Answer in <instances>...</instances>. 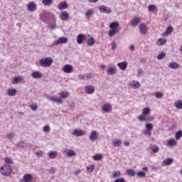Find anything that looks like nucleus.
I'll list each match as a JSON object with an SVG mask.
<instances>
[{"label":"nucleus","instance_id":"nucleus-44","mask_svg":"<svg viewBox=\"0 0 182 182\" xmlns=\"http://www.w3.org/2000/svg\"><path fill=\"white\" fill-rule=\"evenodd\" d=\"M146 130L152 131L153 130V124L149 123L145 125Z\"/></svg>","mask_w":182,"mask_h":182},{"label":"nucleus","instance_id":"nucleus-38","mask_svg":"<svg viewBox=\"0 0 182 182\" xmlns=\"http://www.w3.org/2000/svg\"><path fill=\"white\" fill-rule=\"evenodd\" d=\"M122 176V173H120V171H114L113 173V178H119Z\"/></svg>","mask_w":182,"mask_h":182},{"label":"nucleus","instance_id":"nucleus-42","mask_svg":"<svg viewBox=\"0 0 182 182\" xmlns=\"http://www.w3.org/2000/svg\"><path fill=\"white\" fill-rule=\"evenodd\" d=\"M136 176H138L139 178H144L146 177V173L144 171H139L136 173Z\"/></svg>","mask_w":182,"mask_h":182},{"label":"nucleus","instance_id":"nucleus-58","mask_svg":"<svg viewBox=\"0 0 182 182\" xmlns=\"http://www.w3.org/2000/svg\"><path fill=\"white\" fill-rule=\"evenodd\" d=\"M144 134H146L147 136H151V131L146 129V131L144 132Z\"/></svg>","mask_w":182,"mask_h":182},{"label":"nucleus","instance_id":"nucleus-14","mask_svg":"<svg viewBox=\"0 0 182 182\" xmlns=\"http://www.w3.org/2000/svg\"><path fill=\"white\" fill-rule=\"evenodd\" d=\"M27 9L30 12H35L36 11V4L34 2H30L27 6Z\"/></svg>","mask_w":182,"mask_h":182},{"label":"nucleus","instance_id":"nucleus-26","mask_svg":"<svg viewBox=\"0 0 182 182\" xmlns=\"http://www.w3.org/2000/svg\"><path fill=\"white\" fill-rule=\"evenodd\" d=\"M173 32V26H169L166 31L163 33V36H167V35H170V33H172Z\"/></svg>","mask_w":182,"mask_h":182},{"label":"nucleus","instance_id":"nucleus-37","mask_svg":"<svg viewBox=\"0 0 182 182\" xmlns=\"http://www.w3.org/2000/svg\"><path fill=\"white\" fill-rule=\"evenodd\" d=\"M151 149L153 153H158L159 150H160V148H159V146L157 145H151Z\"/></svg>","mask_w":182,"mask_h":182},{"label":"nucleus","instance_id":"nucleus-16","mask_svg":"<svg viewBox=\"0 0 182 182\" xmlns=\"http://www.w3.org/2000/svg\"><path fill=\"white\" fill-rule=\"evenodd\" d=\"M60 18L61 21H68L69 19V13L67 11H62L60 14Z\"/></svg>","mask_w":182,"mask_h":182},{"label":"nucleus","instance_id":"nucleus-55","mask_svg":"<svg viewBox=\"0 0 182 182\" xmlns=\"http://www.w3.org/2000/svg\"><path fill=\"white\" fill-rule=\"evenodd\" d=\"M35 154L37 156V157H42L43 156V151H40L38 152H35Z\"/></svg>","mask_w":182,"mask_h":182},{"label":"nucleus","instance_id":"nucleus-39","mask_svg":"<svg viewBox=\"0 0 182 182\" xmlns=\"http://www.w3.org/2000/svg\"><path fill=\"white\" fill-rule=\"evenodd\" d=\"M67 154L68 156V157H73V156H76V153H75V151L72 149H68L67 151Z\"/></svg>","mask_w":182,"mask_h":182},{"label":"nucleus","instance_id":"nucleus-35","mask_svg":"<svg viewBox=\"0 0 182 182\" xmlns=\"http://www.w3.org/2000/svg\"><path fill=\"white\" fill-rule=\"evenodd\" d=\"M181 136H182V131L181 130L176 132V134H175L176 140H180V139H181Z\"/></svg>","mask_w":182,"mask_h":182},{"label":"nucleus","instance_id":"nucleus-40","mask_svg":"<svg viewBox=\"0 0 182 182\" xmlns=\"http://www.w3.org/2000/svg\"><path fill=\"white\" fill-rule=\"evenodd\" d=\"M142 113L144 116H147V114H150V108L146 107L142 109Z\"/></svg>","mask_w":182,"mask_h":182},{"label":"nucleus","instance_id":"nucleus-28","mask_svg":"<svg viewBox=\"0 0 182 182\" xmlns=\"http://www.w3.org/2000/svg\"><path fill=\"white\" fill-rule=\"evenodd\" d=\"M59 96H60V99H66L68 96H69V92H60L58 93Z\"/></svg>","mask_w":182,"mask_h":182},{"label":"nucleus","instance_id":"nucleus-13","mask_svg":"<svg viewBox=\"0 0 182 182\" xmlns=\"http://www.w3.org/2000/svg\"><path fill=\"white\" fill-rule=\"evenodd\" d=\"M141 22V18L139 17H135L134 19L131 21V25L133 26V28H136L139 23Z\"/></svg>","mask_w":182,"mask_h":182},{"label":"nucleus","instance_id":"nucleus-64","mask_svg":"<svg viewBox=\"0 0 182 182\" xmlns=\"http://www.w3.org/2000/svg\"><path fill=\"white\" fill-rule=\"evenodd\" d=\"M129 50H132V52H133V51L134 50V46L131 45V46H129Z\"/></svg>","mask_w":182,"mask_h":182},{"label":"nucleus","instance_id":"nucleus-48","mask_svg":"<svg viewBox=\"0 0 182 182\" xmlns=\"http://www.w3.org/2000/svg\"><path fill=\"white\" fill-rule=\"evenodd\" d=\"M6 137H7V139H9V140H12V139H14V137H15V134L11 132V133L7 134Z\"/></svg>","mask_w":182,"mask_h":182},{"label":"nucleus","instance_id":"nucleus-31","mask_svg":"<svg viewBox=\"0 0 182 182\" xmlns=\"http://www.w3.org/2000/svg\"><path fill=\"white\" fill-rule=\"evenodd\" d=\"M116 73V69L113 67H110L107 70V75H114Z\"/></svg>","mask_w":182,"mask_h":182},{"label":"nucleus","instance_id":"nucleus-7","mask_svg":"<svg viewBox=\"0 0 182 182\" xmlns=\"http://www.w3.org/2000/svg\"><path fill=\"white\" fill-rule=\"evenodd\" d=\"M99 10L102 14H110L112 12V9L106 6H100Z\"/></svg>","mask_w":182,"mask_h":182},{"label":"nucleus","instance_id":"nucleus-43","mask_svg":"<svg viewBox=\"0 0 182 182\" xmlns=\"http://www.w3.org/2000/svg\"><path fill=\"white\" fill-rule=\"evenodd\" d=\"M102 157V156L100 154H95L92 158H93V160H95V161H100Z\"/></svg>","mask_w":182,"mask_h":182},{"label":"nucleus","instance_id":"nucleus-20","mask_svg":"<svg viewBox=\"0 0 182 182\" xmlns=\"http://www.w3.org/2000/svg\"><path fill=\"white\" fill-rule=\"evenodd\" d=\"M173 160L171 158L166 159L165 160L163 161L162 166H170L171 164H173Z\"/></svg>","mask_w":182,"mask_h":182},{"label":"nucleus","instance_id":"nucleus-41","mask_svg":"<svg viewBox=\"0 0 182 182\" xmlns=\"http://www.w3.org/2000/svg\"><path fill=\"white\" fill-rule=\"evenodd\" d=\"M127 173L128 176H130L131 177L136 176V172H134V171L133 169H128L127 171Z\"/></svg>","mask_w":182,"mask_h":182},{"label":"nucleus","instance_id":"nucleus-51","mask_svg":"<svg viewBox=\"0 0 182 182\" xmlns=\"http://www.w3.org/2000/svg\"><path fill=\"white\" fill-rule=\"evenodd\" d=\"M18 147H20V149H23L25 147V142L24 141H20L17 144Z\"/></svg>","mask_w":182,"mask_h":182},{"label":"nucleus","instance_id":"nucleus-61","mask_svg":"<svg viewBox=\"0 0 182 182\" xmlns=\"http://www.w3.org/2000/svg\"><path fill=\"white\" fill-rule=\"evenodd\" d=\"M56 172V169H55V168L52 167L50 170V173L51 174H55V173Z\"/></svg>","mask_w":182,"mask_h":182},{"label":"nucleus","instance_id":"nucleus-52","mask_svg":"<svg viewBox=\"0 0 182 182\" xmlns=\"http://www.w3.org/2000/svg\"><path fill=\"white\" fill-rule=\"evenodd\" d=\"M93 14H95V11H93L92 10H88L85 13V16H90L91 15H93Z\"/></svg>","mask_w":182,"mask_h":182},{"label":"nucleus","instance_id":"nucleus-34","mask_svg":"<svg viewBox=\"0 0 182 182\" xmlns=\"http://www.w3.org/2000/svg\"><path fill=\"white\" fill-rule=\"evenodd\" d=\"M42 4L46 6H49V5H52V4H53V0H43Z\"/></svg>","mask_w":182,"mask_h":182},{"label":"nucleus","instance_id":"nucleus-36","mask_svg":"<svg viewBox=\"0 0 182 182\" xmlns=\"http://www.w3.org/2000/svg\"><path fill=\"white\" fill-rule=\"evenodd\" d=\"M164 58H166V52H162L157 55L158 60H162Z\"/></svg>","mask_w":182,"mask_h":182},{"label":"nucleus","instance_id":"nucleus-6","mask_svg":"<svg viewBox=\"0 0 182 182\" xmlns=\"http://www.w3.org/2000/svg\"><path fill=\"white\" fill-rule=\"evenodd\" d=\"M31 76L33 79H42V77H43V75L41 71H33L31 74Z\"/></svg>","mask_w":182,"mask_h":182},{"label":"nucleus","instance_id":"nucleus-60","mask_svg":"<svg viewBox=\"0 0 182 182\" xmlns=\"http://www.w3.org/2000/svg\"><path fill=\"white\" fill-rule=\"evenodd\" d=\"M117 46V45L116 44V43L113 42L112 43V50H114V49H116Z\"/></svg>","mask_w":182,"mask_h":182},{"label":"nucleus","instance_id":"nucleus-57","mask_svg":"<svg viewBox=\"0 0 182 182\" xmlns=\"http://www.w3.org/2000/svg\"><path fill=\"white\" fill-rule=\"evenodd\" d=\"M13 83H14V85H17V83H19V77H16L13 79Z\"/></svg>","mask_w":182,"mask_h":182},{"label":"nucleus","instance_id":"nucleus-49","mask_svg":"<svg viewBox=\"0 0 182 182\" xmlns=\"http://www.w3.org/2000/svg\"><path fill=\"white\" fill-rule=\"evenodd\" d=\"M139 122H146V120H147V119H146V116H144V115H139Z\"/></svg>","mask_w":182,"mask_h":182},{"label":"nucleus","instance_id":"nucleus-56","mask_svg":"<svg viewBox=\"0 0 182 182\" xmlns=\"http://www.w3.org/2000/svg\"><path fill=\"white\" fill-rule=\"evenodd\" d=\"M137 75L138 76H143V69L139 68L137 70Z\"/></svg>","mask_w":182,"mask_h":182},{"label":"nucleus","instance_id":"nucleus-62","mask_svg":"<svg viewBox=\"0 0 182 182\" xmlns=\"http://www.w3.org/2000/svg\"><path fill=\"white\" fill-rule=\"evenodd\" d=\"M48 28H50V29L53 31L54 29H56V26L55 24H53V25L50 26Z\"/></svg>","mask_w":182,"mask_h":182},{"label":"nucleus","instance_id":"nucleus-32","mask_svg":"<svg viewBox=\"0 0 182 182\" xmlns=\"http://www.w3.org/2000/svg\"><path fill=\"white\" fill-rule=\"evenodd\" d=\"M112 144L114 147H119V146H120V144H122V140L121 139H116L115 141H112Z\"/></svg>","mask_w":182,"mask_h":182},{"label":"nucleus","instance_id":"nucleus-33","mask_svg":"<svg viewBox=\"0 0 182 182\" xmlns=\"http://www.w3.org/2000/svg\"><path fill=\"white\" fill-rule=\"evenodd\" d=\"M174 106L176 107V109H182V100L176 101L174 104Z\"/></svg>","mask_w":182,"mask_h":182},{"label":"nucleus","instance_id":"nucleus-45","mask_svg":"<svg viewBox=\"0 0 182 182\" xmlns=\"http://www.w3.org/2000/svg\"><path fill=\"white\" fill-rule=\"evenodd\" d=\"M87 170L88 173H93V170H95V165H91L90 166H87Z\"/></svg>","mask_w":182,"mask_h":182},{"label":"nucleus","instance_id":"nucleus-25","mask_svg":"<svg viewBox=\"0 0 182 182\" xmlns=\"http://www.w3.org/2000/svg\"><path fill=\"white\" fill-rule=\"evenodd\" d=\"M48 156L50 159H56L58 157V152L56 151H50L48 154Z\"/></svg>","mask_w":182,"mask_h":182},{"label":"nucleus","instance_id":"nucleus-27","mask_svg":"<svg viewBox=\"0 0 182 182\" xmlns=\"http://www.w3.org/2000/svg\"><path fill=\"white\" fill-rule=\"evenodd\" d=\"M8 96H16V90L15 88L9 89L7 92Z\"/></svg>","mask_w":182,"mask_h":182},{"label":"nucleus","instance_id":"nucleus-29","mask_svg":"<svg viewBox=\"0 0 182 182\" xmlns=\"http://www.w3.org/2000/svg\"><path fill=\"white\" fill-rule=\"evenodd\" d=\"M148 11L149 12H154L155 11H157L158 9L157 6L154 4H151L148 6Z\"/></svg>","mask_w":182,"mask_h":182},{"label":"nucleus","instance_id":"nucleus-3","mask_svg":"<svg viewBox=\"0 0 182 182\" xmlns=\"http://www.w3.org/2000/svg\"><path fill=\"white\" fill-rule=\"evenodd\" d=\"M52 63H53V60H52L50 57L41 58L39 61V64L41 68H50Z\"/></svg>","mask_w":182,"mask_h":182},{"label":"nucleus","instance_id":"nucleus-50","mask_svg":"<svg viewBox=\"0 0 182 182\" xmlns=\"http://www.w3.org/2000/svg\"><path fill=\"white\" fill-rule=\"evenodd\" d=\"M4 161H5V163H6L7 164H14V161H12L11 159H9V158H6L5 159H4Z\"/></svg>","mask_w":182,"mask_h":182},{"label":"nucleus","instance_id":"nucleus-17","mask_svg":"<svg viewBox=\"0 0 182 182\" xmlns=\"http://www.w3.org/2000/svg\"><path fill=\"white\" fill-rule=\"evenodd\" d=\"M73 135L76 136L77 137H80L82 136H85V131L79 130V129H75L73 132Z\"/></svg>","mask_w":182,"mask_h":182},{"label":"nucleus","instance_id":"nucleus-9","mask_svg":"<svg viewBox=\"0 0 182 182\" xmlns=\"http://www.w3.org/2000/svg\"><path fill=\"white\" fill-rule=\"evenodd\" d=\"M63 72L65 73H72V72H73V67L69 64H66L63 68Z\"/></svg>","mask_w":182,"mask_h":182},{"label":"nucleus","instance_id":"nucleus-63","mask_svg":"<svg viewBox=\"0 0 182 182\" xmlns=\"http://www.w3.org/2000/svg\"><path fill=\"white\" fill-rule=\"evenodd\" d=\"M78 78L80 80H82L85 79V75L80 74L78 75Z\"/></svg>","mask_w":182,"mask_h":182},{"label":"nucleus","instance_id":"nucleus-47","mask_svg":"<svg viewBox=\"0 0 182 182\" xmlns=\"http://www.w3.org/2000/svg\"><path fill=\"white\" fill-rule=\"evenodd\" d=\"M155 97H156V99H161V97H163V93L157 92L155 93Z\"/></svg>","mask_w":182,"mask_h":182},{"label":"nucleus","instance_id":"nucleus-30","mask_svg":"<svg viewBox=\"0 0 182 182\" xmlns=\"http://www.w3.org/2000/svg\"><path fill=\"white\" fill-rule=\"evenodd\" d=\"M168 146L170 147H173V146H177V141H176V139H171L168 141Z\"/></svg>","mask_w":182,"mask_h":182},{"label":"nucleus","instance_id":"nucleus-2","mask_svg":"<svg viewBox=\"0 0 182 182\" xmlns=\"http://www.w3.org/2000/svg\"><path fill=\"white\" fill-rule=\"evenodd\" d=\"M0 173L2 174V176L8 177L12 174V168L9 165L5 164L0 168Z\"/></svg>","mask_w":182,"mask_h":182},{"label":"nucleus","instance_id":"nucleus-8","mask_svg":"<svg viewBox=\"0 0 182 182\" xmlns=\"http://www.w3.org/2000/svg\"><path fill=\"white\" fill-rule=\"evenodd\" d=\"M85 90L87 95H93V93H95V87L92 85H86L85 87Z\"/></svg>","mask_w":182,"mask_h":182},{"label":"nucleus","instance_id":"nucleus-23","mask_svg":"<svg viewBox=\"0 0 182 182\" xmlns=\"http://www.w3.org/2000/svg\"><path fill=\"white\" fill-rule=\"evenodd\" d=\"M166 43H167V39L166 38H159L156 42L158 46H163V45H166Z\"/></svg>","mask_w":182,"mask_h":182},{"label":"nucleus","instance_id":"nucleus-53","mask_svg":"<svg viewBox=\"0 0 182 182\" xmlns=\"http://www.w3.org/2000/svg\"><path fill=\"white\" fill-rule=\"evenodd\" d=\"M30 107L33 112H36V110H38V105H31Z\"/></svg>","mask_w":182,"mask_h":182},{"label":"nucleus","instance_id":"nucleus-18","mask_svg":"<svg viewBox=\"0 0 182 182\" xmlns=\"http://www.w3.org/2000/svg\"><path fill=\"white\" fill-rule=\"evenodd\" d=\"M58 9L60 11H63L65 9H68V3L66 1H61L58 4Z\"/></svg>","mask_w":182,"mask_h":182},{"label":"nucleus","instance_id":"nucleus-15","mask_svg":"<svg viewBox=\"0 0 182 182\" xmlns=\"http://www.w3.org/2000/svg\"><path fill=\"white\" fill-rule=\"evenodd\" d=\"M102 110L105 113L112 112V105L110 104H105L102 107Z\"/></svg>","mask_w":182,"mask_h":182},{"label":"nucleus","instance_id":"nucleus-19","mask_svg":"<svg viewBox=\"0 0 182 182\" xmlns=\"http://www.w3.org/2000/svg\"><path fill=\"white\" fill-rule=\"evenodd\" d=\"M129 86L132 89H139V87H140V82L139 81L134 80L132 82L129 83Z\"/></svg>","mask_w":182,"mask_h":182},{"label":"nucleus","instance_id":"nucleus-11","mask_svg":"<svg viewBox=\"0 0 182 182\" xmlns=\"http://www.w3.org/2000/svg\"><path fill=\"white\" fill-rule=\"evenodd\" d=\"M83 41H86V36L85 34H78L77 36V43L78 45H82Z\"/></svg>","mask_w":182,"mask_h":182},{"label":"nucleus","instance_id":"nucleus-59","mask_svg":"<svg viewBox=\"0 0 182 182\" xmlns=\"http://www.w3.org/2000/svg\"><path fill=\"white\" fill-rule=\"evenodd\" d=\"M69 106L71 107V109H75V102H70Z\"/></svg>","mask_w":182,"mask_h":182},{"label":"nucleus","instance_id":"nucleus-46","mask_svg":"<svg viewBox=\"0 0 182 182\" xmlns=\"http://www.w3.org/2000/svg\"><path fill=\"white\" fill-rule=\"evenodd\" d=\"M43 132H45L46 133H49V132H50V127H49V125H46L43 127Z\"/></svg>","mask_w":182,"mask_h":182},{"label":"nucleus","instance_id":"nucleus-54","mask_svg":"<svg viewBox=\"0 0 182 182\" xmlns=\"http://www.w3.org/2000/svg\"><path fill=\"white\" fill-rule=\"evenodd\" d=\"M114 182H126L124 178H118L114 181Z\"/></svg>","mask_w":182,"mask_h":182},{"label":"nucleus","instance_id":"nucleus-21","mask_svg":"<svg viewBox=\"0 0 182 182\" xmlns=\"http://www.w3.org/2000/svg\"><path fill=\"white\" fill-rule=\"evenodd\" d=\"M91 141H95V140H97V132L96 131H92L89 137Z\"/></svg>","mask_w":182,"mask_h":182},{"label":"nucleus","instance_id":"nucleus-1","mask_svg":"<svg viewBox=\"0 0 182 182\" xmlns=\"http://www.w3.org/2000/svg\"><path fill=\"white\" fill-rule=\"evenodd\" d=\"M119 24L117 21H114L109 24V28L110 30L108 32V36L110 38H113L116 33H119Z\"/></svg>","mask_w":182,"mask_h":182},{"label":"nucleus","instance_id":"nucleus-4","mask_svg":"<svg viewBox=\"0 0 182 182\" xmlns=\"http://www.w3.org/2000/svg\"><path fill=\"white\" fill-rule=\"evenodd\" d=\"M69 39L65 36L63 37H60L58 38V39L57 41H54L52 43H51V46H58V45L61 44H65L67 42H68Z\"/></svg>","mask_w":182,"mask_h":182},{"label":"nucleus","instance_id":"nucleus-24","mask_svg":"<svg viewBox=\"0 0 182 182\" xmlns=\"http://www.w3.org/2000/svg\"><path fill=\"white\" fill-rule=\"evenodd\" d=\"M168 66L170 68V69H178L180 65L176 62H171L168 64Z\"/></svg>","mask_w":182,"mask_h":182},{"label":"nucleus","instance_id":"nucleus-10","mask_svg":"<svg viewBox=\"0 0 182 182\" xmlns=\"http://www.w3.org/2000/svg\"><path fill=\"white\" fill-rule=\"evenodd\" d=\"M139 29L141 35H146L147 33V27L146 26V24L141 23L139 26Z\"/></svg>","mask_w":182,"mask_h":182},{"label":"nucleus","instance_id":"nucleus-12","mask_svg":"<svg viewBox=\"0 0 182 182\" xmlns=\"http://www.w3.org/2000/svg\"><path fill=\"white\" fill-rule=\"evenodd\" d=\"M48 99L50 102H53V103H58V105L62 104V99L58 97L52 96V97H49Z\"/></svg>","mask_w":182,"mask_h":182},{"label":"nucleus","instance_id":"nucleus-5","mask_svg":"<svg viewBox=\"0 0 182 182\" xmlns=\"http://www.w3.org/2000/svg\"><path fill=\"white\" fill-rule=\"evenodd\" d=\"M85 41H87V46H93L96 43V40L90 34L86 36Z\"/></svg>","mask_w":182,"mask_h":182},{"label":"nucleus","instance_id":"nucleus-22","mask_svg":"<svg viewBox=\"0 0 182 182\" xmlns=\"http://www.w3.org/2000/svg\"><path fill=\"white\" fill-rule=\"evenodd\" d=\"M117 66L119 68V69H121V70H126V69H127V63L124 61L119 63Z\"/></svg>","mask_w":182,"mask_h":182}]
</instances>
